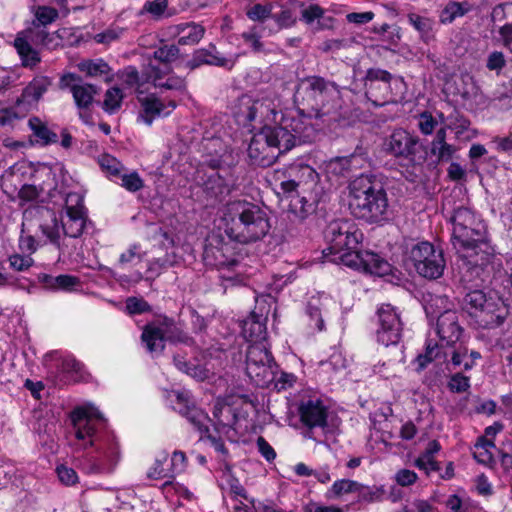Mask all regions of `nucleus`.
<instances>
[{
    "label": "nucleus",
    "instance_id": "nucleus-1",
    "mask_svg": "<svg viewBox=\"0 0 512 512\" xmlns=\"http://www.w3.org/2000/svg\"><path fill=\"white\" fill-rule=\"evenodd\" d=\"M70 420L79 448H95L81 460V467L87 474L111 473L118 463L119 446L112 432L106 430V420L92 407H76L70 413Z\"/></svg>",
    "mask_w": 512,
    "mask_h": 512
},
{
    "label": "nucleus",
    "instance_id": "nucleus-2",
    "mask_svg": "<svg viewBox=\"0 0 512 512\" xmlns=\"http://www.w3.org/2000/svg\"><path fill=\"white\" fill-rule=\"evenodd\" d=\"M224 232L232 241L249 244L262 240L270 231V218L259 205L247 200L228 202L223 214Z\"/></svg>",
    "mask_w": 512,
    "mask_h": 512
},
{
    "label": "nucleus",
    "instance_id": "nucleus-3",
    "mask_svg": "<svg viewBox=\"0 0 512 512\" xmlns=\"http://www.w3.org/2000/svg\"><path fill=\"white\" fill-rule=\"evenodd\" d=\"M349 188V209L353 216L368 223L388 219L389 201L383 182L373 174H361Z\"/></svg>",
    "mask_w": 512,
    "mask_h": 512
},
{
    "label": "nucleus",
    "instance_id": "nucleus-4",
    "mask_svg": "<svg viewBox=\"0 0 512 512\" xmlns=\"http://www.w3.org/2000/svg\"><path fill=\"white\" fill-rule=\"evenodd\" d=\"M451 222L454 245L466 251L469 257L477 256L481 252V264L488 262L493 255V249L487 239L484 221L470 208L461 206L454 209Z\"/></svg>",
    "mask_w": 512,
    "mask_h": 512
},
{
    "label": "nucleus",
    "instance_id": "nucleus-5",
    "mask_svg": "<svg viewBox=\"0 0 512 512\" xmlns=\"http://www.w3.org/2000/svg\"><path fill=\"white\" fill-rule=\"evenodd\" d=\"M261 129L278 151V157L298 145L311 142L316 132L308 119L296 112L282 114L277 124L265 125Z\"/></svg>",
    "mask_w": 512,
    "mask_h": 512
},
{
    "label": "nucleus",
    "instance_id": "nucleus-6",
    "mask_svg": "<svg viewBox=\"0 0 512 512\" xmlns=\"http://www.w3.org/2000/svg\"><path fill=\"white\" fill-rule=\"evenodd\" d=\"M141 342L150 355L158 357L163 354L166 342L191 346L194 344V339L184 329L182 322L165 314H159L144 325Z\"/></svg>",
    "mask_w": 512,
    "mask_h": 512
},
{
    "label": "nucleus",
    "instance_id": "nucleus-7",
    "mask_svg": "<svg viewBox=\"0 0 512 512\" xmlns=\"http://www.w3.org/2000/svg\"><path fill=\"white\" fill-rule=\"evenodd\" d=\"M304 97L307 105L314 111V117H328V122L337 119L339 86L321 76H309L302 81Z\"/></svg>",
    "mask_w": 512,
    "mask_h": 512
},
{
    "label": "nucleus",
    "instance_id": "nucleus-8",
    "mask_svg": "<svg viewBox=\"0 0 512 512\" xmlns=\"http://www.w3.org/2000/svg\"><path fill=\"white\" fill-rule=\"evenodd\" d=\"M463 309L483 329H494L502 325L509 311L499 298L487 297L481 290L468 292L463 299Z\"/></svg>",
    "mask_w": 512,
    "mask_h": 512
},
{
    "label": "nucleus",
    "instance_id": "nucleus-9",
    "mask_svg": "<svg viewBox=\"0 0 512 512\" xmlns=\"http://www.w3.org/2000/svg\"><path fill=\"white\" fill-rule=\"evenodd\" d=\"M365 95L375 106L395 103L403 98L405 83L381 68H369L364 77Z\"/></svg>",
    "mask_w": 512,
    "mask_h": 512
},
{
    "label": "nucleus",
    "instance_id": "nucleus-10",
    "mask_svg": "<svg viewBox=\"0 0 512 512\" xmlns=\"http://www.w3.org/2000/svg\"><path fill=\"white\" fill-rule=\"evenodd\" d=\"M174 409L201 433V441L207 439L217 452L221 453L223 456L228 455V450L221 437L210 433L208 427V423L211 422L210 417L204 410L196 405L188 391L175 392Z\"/></svg>",
    "mask_w": 512,
    "mask_h": 512
},
{
    "label": "nucleus",
    "instance_id": "nucleus-11",
    "mask_svg": "<svg viewBox=\"0 0 512 512\" xmlns=\"http://www.w3.org/2000/svg\"><path fill=\"white\" fill-rule=\"evenodd\" d=\"M417 273L427 279H438L443 275L446 261L443 250L428 241L415 244L409 254Z\"/></svg>",
    "mask_w": 512,
    "mask_h": 512
},
{
    "label": "nucleus",
    "instance_id": "nucleus-12",
    "mask_svg": "<svg viewBox=\"0 0 512 512\" xmlns=\"http://www.w3.org/2000/svg\"><path fill=\"white\" fill-rule=\"evenodd\" d=\"M384 149L396 158H404L413 165H422L427 158V151L419 138L404 129H396L386 138Z\"/></svg>",
    "mask_w": 512,
    "mask_h": 512
},
{
    "label": "nucleus",
    "instance_id": "nucleus-13",
    "mask_svg": "<svg viewBox=\"0 0 512 512\" xmlns=\"http://www.w3.org/2000/svg\"><path fill=\"white\" fill-rule=\"evenodd\" d=\"M328 244L326 255H339L347 249H356L362 238V232L350 221L335 220L329 223L324 232Z\"/></svg>",
    "mask_w": 512,
    "mask_h": 512
},
{
    "label": "nucleus",
    "instance_id": "nucleus-14",
    "mask_svg": "<svg viewBox=\"0 0 512 512\" xmlns=\"http://www.w3.org/2000/svg\"><path fill=\"white\" fill-rule=\"evenodd\" d=\"M376 338L385 347L397 345L402 337L400 312L391 304H382L377 310Z\"/></svg>",
    "mask_w": 512,
    "mask_h": 512
},
{
    "label": "nucleus",
    "instance_id": "nucleus-15",
    "mask_svg": "<svg viewBox=\"0 0 512 512\" xmlns=\"http://www.w3.org/2000/svg\"><path fill=\"white\" fill-rule=\"evenodd\" d=\"M59 86L61 89L68 88L71 91L76 107L79 109V117L83 122L89 123L91 115L86 111L100 89L93 84L83 83L82 78L74 73L64 74L60 78Z\"/></svg>",
    "mask_w": 512,
    "mask_h": 512
},
{
    "label": "nucleus",
    "instance_id": "nucleus-16",
    "mask_svg": "<svg viewBox=\"0 0 512 512\" xmlns=\"http://www.w3.org/2000/svg\"><path fill=\"white\" fill-rule=\"evenodd\" d=\"M275 177L279 181L280 191L278 194L293 197L297 194V188L304 183L305 179L315 183L318 174L309 165H294L285 171H276Z\"/></svg>",
    "mask_w": 512,
    "mask_h": 512
},
{
    "label": "nucleus",
    "instance_id": "nucleus-17",
    "mask_svg": "<svg viewBox=\"0 0 512 512\" xmlns=\"http://www.w3.org/2000/svg\"><path fill=\"white\" fill-rule=\"evenodd\" d=\"M275 365L271 352L264 344L249 345L246 353V372L250 378L265 379L272 373Z\"/></svg>",
    "mask_w": 512,
    "mask_h": 512
},
{
    "label": "nucleus",
    "instance_id": "nucleus-18",
    "mask_svg": "<svg viewBox=\"0 0 512 512\" xmlns=\"http://www.w3.org/2000/svg\"><path fill=\"white\" fill-rule=\"evenodd\" d=\"M300 421L307 428L304 437L315 439L313 429L327 427L328 409L319 399L303 401L298 409Z\"/></svg>",
    "mask_w": 512,
    "mask_h": 512
},
{
    "label": "nucleus",
    "instance_id": "nucleus-19",
    "mask_svg": "<svg viewBox=\"0 0 512 512\" xmlns=\"http://www.w3.org/2000/svg\"><path fill=\"white\" fill-rule=\"evenodd\" d=\"M206 266L217 269L231 268L238 264V260L228 243H223L220 237H212L204 246L202 255Z\"/></svg>",
    "mask_w": 512,
    "mask_h": 512
},
{
    "label": "nucleus",
    "instance_id": "nucleus-20",
    "mask_svg": "<svg viewBox=\"0 0 512 512\" xmlns=\"http://www.w3.org/2000/svg\"><path fill=\"white\" fill-rule=\"evenodd\" d=\"M262 129L253 135L247 154L250 163L259 167H269L278 159V151L268 142Z\"/></svg>",
    "mask_w": 512,
    "mask_h": 512
},
{
    "label": "nucleus",
    "instance_id": "nucleus-21",
    "mask_svg": "<svg viewBox=\"0 0 512 512\" xmlns=\"http://www.w3.org/2000/svg\"><path fill=\"white\" fill-rule=\"evenodd\" d=\"M77 194H69L66 199V219L62 220L63 234L70 238H78L82 235L86 224L83 206L79 204Z\"/></svg>",
    "mask_w": 512,
    "mask_h": 512
},
{
    "label": "nucleus",
    "instance_id": "nucleus-22",
    "mask_svg": "<svg viewBox=\"0 0 512 512\" xmlns=\"http://www.w3.org/2000/svg\"><path fill=\"white\" fill-rule=\"evenodd\" d=\"M436 331L441 343L446 346L456 345L463 333L457 313L453 310L441 313L437 318Z\"/></svg>",
    "mask_w": 512,
    "mask_h": 512
},
{
    "label": "nucleus",
    "instance_id": "nucleus-23",
    "mask_svg": "<svg viewBox=\"0 0 512 512\" xmlns=\"http://www.w3.org/2000/svg\"><path fill=\"white\" fill-rule=\"evenodd\" d=\"M138 101L142 107L141 117L148 125H151L156 117L168 116L177 106L174 100L167 104L163 103L155 94L138 96Z\"/></svg>",
    "mask_w": 512,
    "mask_h": 512
},
{
    "label": "nucleus",
    "instance_id": "nucleus-24",
    "mask_svg": "<svg viewBox=\"0 0 512 512\" xmlns=\"http://www.w3.org/2000/svg\"><path fill=\"white\" fill-rule=\"evenodd\" d=\"M491 20L502 41L512 35V2L496 5L492 10Z\"/></svg>",
    "mask_w": 512,
    "mask_h": 512
},
{
    "label": "nucleus",
    "instance_id": "nucleus-25",
    "mask_svg": "<svg viewBox=\"0 0 512 512\" xmlns=\"http://www.w3.org/2000/svg\"><path fill=\"white\" fill-rule=\"evenodd\" d=\"M51 79L47 76L34 78L22 91L21 96L17 99L16 104L35 105L48 90L51 85Z\"/></svg>",
    "mask_w": 512,
    "mask_h": 512
},
{
    "label": "nucleus",
    "instance_id": "nucleus-26",
    "mask_svg": "<svg viewBox=\"0 0 512 512\" xmlns=\"http://www.w3.org/2000/svg\"><path fill=\"white\" fill-rule=\"evenodd\" d=\"M457 148L446 142V128H440L430 143L429 153L435 157V163L447 162L452 159Z\"/></svg>",
    "mask_w": 512,
    "mask_h": 512
},
{
    "label": "nucleus",
    "instance_id": "nucleus-27",
    "mask_svg": "<svg viewBox=\"0 0 512 512\" xmlns=\"http://www.w3.org/2000/svg\"><path fill=\"white\" fill-rule=\"evenodd\" d=\"M242 334L251 344H263L262 340L266 338L267 334L266 325L261 321L260 317L252 314L248 319L244 320Z\"/></svg>",
    "mask_w": 512,
    "mask_h": 512
},
{
    "label": "nucleus",
    "instance_id": "nucleus-28",
    "mask_svg": "<svg viewBox=\"0 0 512 512\" xmlns=\"http://www.w3.org/2000/svg\"><path fill=\"white\" fill-rule=\"evenodd\" d=\"M364 256L366 257L365 264L363 265L364 272L378 277L390 274L392 266L387 260L371 251L366 252Z\"/></svg>",
    "mask_w": 512,
    "mask_h": 512
},
{
    "label": "nucleus",
    "instance_id": "nucleus-29",
    "mask_svg": "<svg viewBox=\"0 0 512 512\" xmlns=\"http://www.w3.org/2000/svg\"><path fill=\"white\" fill-rule=\"evenodd\" d=\"M14 46L24 67L34 68L40 63L41 58L38 51L25 38L17 37L14 41Z\"/></svg>",
    "mask_w": 512,
    "mask_h": 512
},
{
    "label": "nucleus",
    "instance_id": "nucleus-30",
    "mask_svg": "<svg viewBox=\"0 0 512 512\" xmlns=\"http://www.w3.org/2000/svg\"><path fill=\"white\" fill-rule=\"evenodd\" d=\"M28 126L36 137L37 143L41 146L54 144L58 141V135L51 131L38 117L30 118Z\"/></svg>",
    "mask_w": 512,
    "mask_h": 512
},
{
    "label": "nucleus",
    "instance_id": "nucleus-31",
    "mask_svg": "<svg viewBox=\"0 0 512 512\" xmlns=\"http://www.w3.org/2000/svg\"><path fill=\"white\" fill-rule=\"evenodd\" d=\"M204 49L206 50L207 61H209L207 65L224 68L229 71L234 68L240 56V54H233L229 57H225L218 51L213 43H210L208 47Z\"/></svg>",
    "mask_w": 512,
    "mask_h": 512
},
{
    "label": "nucleus",
    "instance_id": "nucleus-32",
    "mask_svg": "<svg viewBox=\"0 0 512 512\" xmlns=\"http://www.w3.org/2000/svg\"><path fill=\"white\" fill-rule=\"evenodd\" d=\"M445 344L441 343L440 345L438 343L432 344V342H428L425 348V352L423 354H419L416 358L417 363V371L424 370L429 363H431L434 360H445L447 353L442 352V348Z\"/></svg>",
    "mask_w": 512,
    "mask_h": 512
},
{
    "label": "nucleus",
    "instance_id": "nucleus-33",
    "mask_svg": "<svg viewBox=\"0 0 512 512\" xmlns=\"http://www.w3.org/2000/svg\"><path fill=\"white\" fill-rule=\"evenodd\" d=\"M264 108L265 106L260 100L243 99L238 116L243 122L251 123L263 115Z\"/></svg>",
    "mask_w": 512,
    "mask_h": 512
},
{
    "label": "nucleus",
    "instance_id": "nucleus-34",
    "mask_svg": "<svg viewBox=\"0 0 512 512\" xmlns=\"http://www.w3.org/2000/svg\"><path fill=\"white\" fill-rule=\"evenodd\" d=\"M470 10V6L467 2H456L450 1L445 8L442 10L440 15V21L443 24H450L456 18L464 16Z\"/></svg>",
    "mask_w": 512,
    "mask_h": 512
},
{
    "label": "nucleus",
    "instance_id": "nucleus-35",
    "mask_svg": "<svg viewBox=\"0 0 512 512\" xmlns=\"http://www.w3.org/2000/svg\"><path fill=\"white\" fill-rule=\"evenodd\" d=\"M173 362L178 370L186 373L194 379L204 380L208 377V371L203 366L188 362L179 355L174 356Z\"/></svg>",
    "mask_w": 512,
    "mask_h": 512
},
{
    "label": "nucleus",
    "instance_id": "nucleus-36",
    "mask_svg": "<svg viewBox=\"0 0 512 512\" xmlns=\"http://www.w3.org/2000/svg\"><path fill=\"white\" fill-rule=\"evenodd\" d=\"M35 18L32 21V26L46 27L47 25L55 22L59 17V12L56 8L46 5L36 7L34 12Z\"/></svg>",
    "mask_w": 512,
    "mask_h": 512
},
{
    "label": "nucleus",
    "instance_id": "nucleus-37",
    "mask_svg": "<svg viewBox=\"0 0 512 512\" xmlns=\"http://www.w3.org/2000/svg\"><path fill=\"white\" fill-rule=\"evenodd\" d=\"M78 67L81 72L86 73L90 77L108 75L111 71L108 63L103 59L83 61Z\"/></svg>",
    "mask_w": 512,
    "mask_h": 512
},
{
    "label": "nucleus",
    "instance_id": "nucleus-38",
    "mask_svg": "<svg viewBox=\"0 0 512 512\" xmlns=\"http://www.w3.org/2000/svg\"><path fill=\"white\" fill-rule=\"evenodd\" d=\"M367 251L356 249H347L344 252L338 255V259L346 266L363 270V265L365 264L366 257L364 254Z\"/></svg>",
    "mask_w": 512,
    "mask_h": 512
},
{
    "label": "nucleus",
    "instance_id": "nucleus-39",
    "mask_svg": "<svg viewBox=\"0 0 512 512\" xmlns=\"http://www.w3.org/2000/svg\"><path fill=\"white\" fill-rule=\"evenodd\" d=\"M368 162L367 149L362 146H357L355 151L348 157H343L338 160V163L343 168H361Z\"/></svg>",
    "mask_w": 512,
    "mask_h": 512
},
{
    "label": "nucleus",
    "instance_id": "nucleus-40",
    "mask_svg": "<svg viewBox=\"0 0 512 512\" xmlns=\"http://www.w3.org/2000/svg\"><path fill=\"white\" fill-rule=\"evenodd\" d=\"M42 232L51 243L59 246L62 231V221L59 222L55 213H51V219L49 222L41 225Z\"/></svg>",
    "mask_w": 512,
    "mask_h": 512
},
{
    "label": "nucleus",
    "instance_id": "nucleus-41",
    "mask_svg": "<svg viewBox=\"0 0 512 512\" xmlns=\"http://www.w3.org/2000/svg\"><path fill=\"white\" fill-rule=\"evenodd\" d=\"M123 93L120 88L112 87L108 89L104 96L102 108L109 114L115 113L121 107Z\"/></svg>",
    "mask_w": 512,
    "mask_h": 512
},
{
    "label": "nucleus",
    "instance_id": "nucleus-42",
    "mask_svg": "<svg viewBox=\"0 0 512 512\" xmlns=\"http://www.w3.org/2000/svg\"><path fill=\"white\" fill-rule=\"evenodd\" d=\"M127 32V29L118 25H111L106 30L94 36L97 43L109 45L112 42L118 41Z\"/></svg>",
    "mask_w": 512,
    "mask_h": 512
},
{
    "label": "nucleus",
    "instance_id": "nucleus-43",
    "mask_svg": "<svg viewBox=\"0 0 512 512\" xmlns=\"http://www.w3.org/2000/svg\"><path fill=\"white\" fill-rule=\"evenodd\" d=\"M180 55V49L177 45H163L153 52V59L163 64H170Z\"/></svg>",
    "mask_w": 512,
    "mask_h": 512
},
{
    "label": "nucleus",
    "instance_id": "nucleus-44",
    "mask_svg": "<svg viewBox=\"0 0 512 512\" xmlns=\"http://www.w3.org/2000/svg\"><path fill=\"white\" fill-rule=\"evenodd\" d=\"M242 39L246 44L251 47L253 53L267 54L269 51L265 49L261 36L258 32L257 26H252L248 31L241 34Z\"/></svg>",
    "mask_w": 512,
    "mask_h": 512
},
{
    "label": "nucleus",
    "instance_id": "nucleus-45",
    "mask_svg": "<svg viewBox=\"0 0 512 512\" xmlns=\"http://www.w3.org/2000/svg\"><path fill=\"white\" fill-rule=\"evenodd\" d=\"M98 162L101 169L111 177H118L125 170L121 162L109 154L102 155Z\"/></svg>",
    "mask_w": 512,
    "mask_h": 512
},
{
    "label": "nucleus",
    "instance_id": "nucleus-46",
    "mask_svg": "<svg viewBox=\"0 0 512 512\" xmlns=\"http://www.w3.org/2000/svg\"><path fill=\"white\" fill-rule=\"evenodd\" d=\"M168 454L163 452L160 458L155 460L153 466L149 469L147 476L150 479H164V478H172L171 469L165 467V462L167 461Z\"/></svg>",
    "mask_w": 512,
    "mask_h": 512
},
{
    "label": "nucleus",
    "instance_id": "nucleus-47",
    "mask_svg": "<svg viewBox=\"0 0 512 512\" xmlns=\"http://www.w3.org/2000/svg\"><path fill=\"white\" fill-rule=\"evenodd\" d=\"M205 28L199 24L192 23L187 27V33L178 39V45H195L204 36Z\"/></svg>",
    "mask_w": 512,
    "mask_h": 512
},
{
    "label": "nucleus",
    "instance_id": "nucleus-48",
    "mask_svg": "<svg viewBox=\"0 0 512 512\" xmlns=\"http://www.w3.org/2000/svg\"><path fill=\"white\" fill-rule=\"evenodd\" d=\"M290 207L291 210L301 219H305L316 209L315 203L313 201H308L305 197H296L294 201H291Z\"/></svg>",
    "mask_w": 512,
    "mask_h": 512
},
{
    "label": "nucleus",
    "instance_id": "nucleus-49",
    "mask_svg": "<svg viewBox=\"0 0 512 512\" xmlns=\"http://www.w3.org/2000/svg\"><path fill=\"white\" fill-rule=\"evenodd\" d=\"M171 68L167 67L165 69L160 68L150 62L147 67L144 69L143 74L146 77L147 82H151L156 88V84L161 82L165 76L171 73Z\"/></svg>",
    "mask_w": 512,
    "mask_h": 512
},
{
    "label": "nucleus",
    "instance_id": "nucleus-50",
    "mask_svg": "<svg viewBox=\"0 0 512 512\" xmlns=\"http://www.w3.org/2000/svg\"><path fill=\"white\" fill-rule=\"evenodd\" d=\"M118 177L121 179V186L129 192L134 193L144 187V182L136 171L131 173H121Z\"/></svg>",
    "mask_w": 512,
    "mask_h": 512
},
{
    "label": "nucleus",
    "instance_id": "nucleus-51",
    "mask_svg": "<svg viewBox=\"0 0 512 512\" xmlns=\"http://www.w3.org/2000/svg\"><path fill=\"white\" fill-rule=\"evenodd\" d=\"M156 88L174 91H184L186 89V81L184 78L174 74L172 71L168 74L167 79H163L156 84Z\"/></svg>",
    "mask_w": 512,
    "mask_h": 512
},
{
    "label": "nucleus",
    "instance_id": "nucleus-52",
    "mask_svg": "<svg viewBox=\"0 0 512 512\" xmlns=\"http://www.w3.org/2000/svg\"><path fill=\"white\" fill-rule=\"evenodd\" d=\"M126 311L130 315H139L151 311L150 304L143 298L128 297L125 302Z\"/></svg>",
    "mask_w": 512,
    "mask_h": 512
},
{
    "label": "nucleus",
    "instance_id": "nucleus-53",
    "mask_svg": "<svg viewBox=\"0 0 512 512\" xmlns=\"http://www.w3.org/2000/svg\"><path fill=\"white\" fill-rule=\"evenodd\" d=\"M246 15L252 21L264 22L266 19L273 17L272 6L255 4L247 10Z\"/></svg>",
    "mask_w": 512,
    "mask_h": 512
},
{
    "label": "nucleus",
    "instance_id": "nucleus-54",
    "mask_svg": "<svg viewBox=\"0 0 512 512\" xmlns=\"http://www.w3.org/2000/svg\"><path fill=\"white\" fill-rule=\"evenodd\" d=\"M360 489V484L353 480L341 479L334 482L330 492L338 497L344 493L357 492Z\"/></svg>",
    "mask_w": 512,
    "mask_h": 512
},
{
    "label": "nucleus",
    "instance_id": "nucleus-55",
    "mask_svg": "<svg viewBox=\"0 0 512 512\" xmlns=\"http://www.w3.org/2000/svg\"><path fill=\"white\" fill-rule=\"evenodd\" d=\"M361 500L366 502H377L382 500L385 491L382 487H366L360 484L357 491Z\"/></svg>",
    "mask_w": 512,
    "mask_h": 512
},
{
    "label": "nucleus",
    "instance_id": "nucleus-56",
    "mask_svg": "<svg viewBox=\"0 0 512 512\" xmlns=\"http://www.w3.org/2000/svg\"><path fill=\"white\" fill-rule=\"evenodd\" d=\"M448 387L452 392H465L470 388V378L462 373H455L451 376Z\"/></svg>",
    "mask_w": 512,
    "mask_h": 512
},
{
    "label": "nucleus",
    "instance_id": "nucleus-57",
    "mask_svg": "<svg viewBox=\"0 0 512 512\" xmlns=\"http://www.w3.org/2000/svg\"><path fill=\"white\" fill-rule=\"evenodd\" d=\"M80 283V280L76 276L72 275H58L55 276L54 279V288L53 290H72L75 286H77Z\"/></svg>",
    "mask_w": 512,
    "mask_h": 512
},
{
    "label": "nucleus",
    "instance_id": "nucleus-58",
    "mask_svg": "<svg viewBox=\"0 0 512 512\" xmlns=\"http://www.w3.org/2000/svg\"><path fill=\"white\" fill-rule=\"evenodd\" d=\"M506 65L505 56L500 51H493L491 52L486 61V67L490 71H496L499 73Z\"/></svg>",
    "mask_w": 512,
    "mask_h": 512
},
{
    "label": "nucleus",
    "instance_id": "nucleus-59",
    "mask_svg": "<svg viewBox=\"0 0 512 512\" xmlns=\"http://www.w3.org/2000/svg\"><path fill=\"white\" fill-rule=\"evenodd\" d=\"M59 480L67 485H74L78 482V475L76 471L70 467L65 465H60L56 469Z\"/></svg>",
    "mask_w": 512,
    "mask_h": 512
},
{
    "label": "nucleus",
    "instance_id": "nucleus-60",
    "mask_svg": "<svg viewBox=\"0 0 512 512\" xmlns=\"http://www.w3.org/2000/svg\"><path fill=\"white\" fill-rule=\"evenodd\" d=\"M47 30L45 27L32 26L26 31V40L32 45L41 46L44 39L47 38Z\"/></svg>",
    "mask_w": 512,
    "mask_h": 512
},
{
    "label": "nucleus",
    "instance_id": "nucleus-61",
    "mask_svg": "<svg viewBox=\"0 0 512 512\" xmlns=\"http://www.w3.org/2000/svg\"><path fill=\"white\" fill-rule=\"evenodd\" d=\"M10 266L16 271H26L33 265V259L27 255L15 254L9 258Z\"/></svg>",
    "mask_w": 512,
    "mask_h": 512
},
{
    "label": "nucleus",
    "instance_id": "nucleus-62",
    "mask_svg": "<svg viewBox=\"0 0 512 512\" xmlns=\"http://www.w3.org/2000/svg\"><path fill=\"white\" fill-rule=\"evenodd\" d=\"M207 60L206 50L200 48L193 52L192 58L185 63V67L192 71L202 65H207Z\"/></svg>",
    "mask_w": 512,
    "mask_h": 512
},
{
    "label": "nucleus",
    "instance_id": "nucleus-63",
    "mask_svg": "<svg viewBox=\"0 0 512 512\" xmlns=\"http://www.w3.org/2000/svg\"><path fill=\"white\" fill-rule=\"evenodd\" d=\"M187 466V458L184 452L182 451H174L171 457V472L172 477L176 473H181L185 470Z\"/></svg>",
    "mask_w": 512,
    "mask_h": 512
},
{
    "label": "nucleus",
    "instance_id": "nucleus-64",
    "mask_svg": "<svg viewBox=\"0 0 512 512\" xmlns=\"http://www.w3.org/2000/svg\"><path fill=\"white\" fill-rule=\"evenodd\" d=\"M436 125L437 121L433 118V116L430 113L424 112L420 115L418 127L423 134H432Z\"/></svg>",
    "mask_w": 512,
    "mask_h": 512
}]
</instances>
